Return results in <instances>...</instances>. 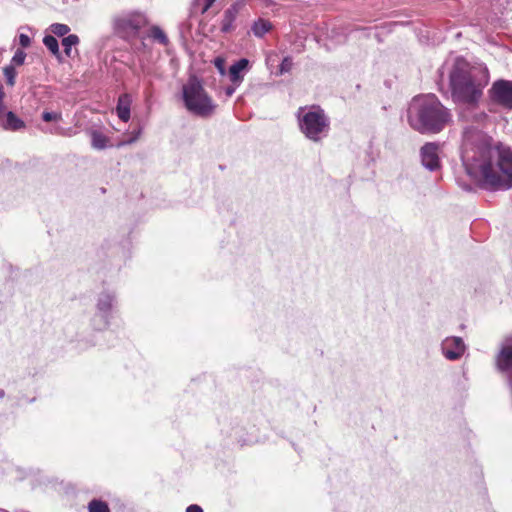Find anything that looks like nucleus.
<instances>
[{"mask_svg":"<svg viewBox=\"0 0 512 512\" xmlns=\"http://www.w3.org/2000/svg\"><path fill=\"white\" fill-rule=\"evenodd\" d=\"M461 158L467 173L485 188L512 187V152L493 145L492 138L474 127L463 133Z\"/></svg>","mask_w":512,"mask_h":512,"instance_id":"f257e3e1","label":"nucleus"},{"mask_svg":"<svg viewBox=\"0 0 512 512\" xmlns=\"http://www.w3.org/2000/svg\"><path fill=\"white\" fill-rule=\"evenodd\" d=\"M453 100L471 107L478 106L483 90L489 83L487 69L470 66L465 60H457L449 75Z\"/></svg>","mask_w":512,"mask_h":512,"instance_id":"f03ea898","label":"nucleus"},{"mask_svg":"<svg viewBox=\"0 0 512 512\" xmlns=\"http://www.w3.org/2000/svg\"><path fill=\"white\" fill-rule=\"evenodd\" d=\"M410 126L420 133H439L451 121L449 110L432 94L415 97L408 109Z\"/></svg>","mask_w":512,"mask_h":512,"instance_id":"7ed1b4c3","label":"nucleus"},{"mask_svg":"<svg viewBox=\"0 0 512 512\" xmlns=\"http://www.w3.org/2000/svg\"><path fill=\"white\" fill-rule=\"evenodd\" d=\"M182 99L185 108L192 114L207 118L210 117L215 109L216 104L208 95L201 82L192 77L182 87Z\"/></svg>","mask_w":512,"mask_h":512,"instance_id":"20e7f679","label":"nucleus"},{"mask_svg":"<svg viewBox=\"0 0 512 512\" xmlns=\"http://www.w3.org/2000/svg\"><path fill=\"white\" fill-rule=\"evenodd\" d=\"M298 118L301 132L314 142L320 141L322 135L329 131V119L318 105H312L306 112L304 108H299Z\"/></svg>","mask_w":512,"mask_h":512,"instance_id":"39448f33","label":"nucleus"},{"mask_svg":"<svg viewBox=\"0 0 512 512\" xmlns=\"http://www.w3.org/2000/svg\"><path fill=\"white\" fill-rule=\"evenodd\" d=\"M148 25V20L141 13H132L119 17L115 21L116 32L123 38H135L141 29Z\"/></svg>","mask_w":512,"mask_h":512,"instance_id":"423d86ee","label":"nucleus"},{"mask_svg":"<svg viewBox=\"0 0 512 512\" xmlns=\"http://www.w3.org/2000/svg\"><path fill=\"white\" fill-rule=\"evenodd\" d=\"M488 96L492 103L512 110V81L496 80L488 90Z\"/></svg>","mask_w":512,"mask_h":512,"instance_id":"0eeeda50","label":"nucleus"},{"mask_svg":"<svg viewBox=\"0 0 512 512\" xmlns=\"http://www.w3.org/2000/svg\"><path fill=\"white\" fill-rule=\"evenodd\" d=\"M439 146L436 143H426L421 148L422 164L429 170H436L440 166L438 156Z\"/></svg>","mask_w":512,"mask_h":512,"instance_id":"6e6552de","label":"nucleus"},{"mask_svg":"<svg viewBox=\"0 0 512 512\" xmlns=\"http://www.w3.org/2000/svg\"><path fill=\"white\" fill-rule=\"evenodd\" d=\"M443 350L447 359L457 360L463 355L465 351V344L462 338L452 337L445 340Z\"/></svg>","mask_w":512,"mask_h":512,"instance_id":"1a4fd4ad","label":"nucleus"},{"mask_svg":"<svg viewBox=\"0 0 512 512\" xmlns=\"http://www.w3.org/2000/svg\"><path fill=\"white\" fill-rule=\"evenodd\" d=\"M132 97L130 94H121L116 105L118 118L123 122H128L131 117Z\"/></svg>","mask_w":512,"mask_h":512,"instance_id":"9d476101","label":"nucleus"},{"mask_svg":"<svg viewBox=\"0 0 512 512\" xmlns=\"http://www.w3.org/2000/svg\"><path fill=\"white\" fill-rule=\"evenodd\" d=\"M248 65L249 61L246 58H242L230 66L229 78L232 84L239 86L243 82L244 76L242 75V71L245 70Z\"/></svg>","mask_w":512,"mask_h":512,"instance_id":"9b49d317","label":"nucleus"},{"mask_svg":"<svg viewBox=\"0 0 512 512\" xmlns=\"http://www.w3.org/2000/svg\"><path fill=\"white\" fill-rule=\"evenodd\" d=\"M238 15V7L236 5H232L228 9L224 11L221 23L220 30L223 33H229L235 29L234 22Z\"/></svg>","mask_w":512,"mask_h":512,"instance_id":"f8f14e48","label":"nucleus"},{"mask_svg":"<svg viewBox=\"0 0 512 512\" xmlns=\"http://www.w3.org/2000/svg\"><path fill=\"white\" fill-rule=\"evenodd\" d=\"M98 310L103 312L105 319L108 317L113 318L116 313L114 311V297L109 293H102L98 299ZM105 322L109 324L108 320H105Z\"/></svg>","mask_w":512,"mask_h":512,"instance_id":"ddd939ff","label":"nucleus"},{"mask_svg":"<svg viewBox=\"0 0 512 512\" xmlns=\"http://www.w3.org/2000/svg\"><path fill=\"white\" fill-rule=\"evenodd\" d=\"M496 363L501 371H507L512 368V344H506L497 355Z\"/></svg>","mask_w":512,"mask_h":512,"instance_id":"4468645a","label":"nucleus"},{"mask_svg":"<svg viewBox=\"0 0 512 512\" xmlns=\"http://www.w3.org/2000/svg\"><path fill=\"white\" fill-rule=\"evenodd\" d=\"M273 28L272 23L269 20L259 18L252 25V32L256 37H263L266 33L271 31Z\"/></svg>","mask_w":512,"mask_h":512,"instance_id":"2eb2a0df","label":"nucleus"},{"mask_svg":"<svg viewBox=\"0 0 512 512\" xmlns=\"http://www.w3.org/2000/svg\"><path fill=\"white\" fill-rule=\"evenodd\" d=\"M147 36L163 46H167L169 44V39L166 33L157 25L150 27Z\"/></svg>","mask_w":512,"mask_h":512,"instance_id":"dca6fc26","label":"nucleus"},{"mask_svg":"<svg viewBox=\"0 0 512 512\" xmlns=\"http://www.w3.org/2000/svg\"><path fill=\"white\" fill-rule=\"evenodd\" d=\"M3 126L7 130L16 131V130H20V129L24 128L25 124L13 112L9 111L6 114V120L3 124Z\"/></svg>","mask_w":512,"mask_h":512,"instance_id":"f3484780","label":"nucleus"},{"mask_svg":"<svg viewBox=\"0 0 512 512\" xmlns=\"http://www.w3.org/2000/svg\"><path fill=\"white\" fill-rule=\"evenodd\" d=\"M43 43L53 55L59 56V45L57 39L54 36L46 35L43 38Z\"/></svg>","mask_w":512,"mask_h":512,"instance_id":"a211bd4d","label":"nucleus"},{"mask_svg":"<svg viewBox=\"0 0 512 512\" xmlns=\"http://www.w3.org/2000/svg\"><path fill=\"white\" fill-rule=\"evenodd\" d=\"M49 30L52 34L63 37L70 32V27L62 23H53L49 26Z\"/></svg>","mask_w":512,"mask_h":512,"instance_id":"6ab92c4d","label":"nucleus"},{"mask_svg":"<svg viewBox=\"0 0 512 512\" xmlns=\"http://www.w3.org/2000/svg\"><path fill=\"white\" fill-rule=\"evenodd\" d=\"M78 42H79V38L77 35H74V34H70L63 38L62 45L64 46L65 53L67 56H70L72 46L77 45Z\"/></svg>","mask_w":512,"mask_h":512,"instance_id":"aec40b11","label":"nucleus"},{"mask_svg":"<svg viewBox=\"0 0 512 512\" xmlns=\"http://www.w3.org/2000/svg\"><path fill=\"white\" fill-rule=\"evenodd\" d=\"M215 1L216 0H194V8L198 9L201 14H205Z\"/></svg>","mask_w":512,"mask_h":512,"instance_id":"412c9836","label":"nucleus"},{"mask_svg":"<svg viewBox=\"0 0 512 512\" xmlns=\"http://www.w3.org/2000/svg\"><path fill=\"white\" fill-rule=\"evenodd\" d=\"M4 76L8 85L13 86L15 84L16 70L12 65L6 66L3 69Z\"/></svg>","mask_w":512,"mask_h":512,"instance_id":"4be33fe9","label":"nucleus"},{"mask_svg":"<svg viewBox=\"0 0 512 512\" xmlns=\"http://www.w3.org/2000/svg\"><path fill=\"white\" fill-rule=\"evenodd\" d=\"M293 62L290 57H285L280 64V74L287 73L292 69Z\"/></svg>","mask_w":512,"mask_h":512,"instance_id":"5701e85b","label":"nucleus"},{"mask_svg":"<svg viewBox=\"0 0 512 512\" xmlns=\"http://www.w3.org/2000/svg\"><path fill=\"white\" fill-rule=\"evenodd\" d=\"M42 119L46 122H50V121H58L61 119V114L60 113H56V112H48V111H45L43 112L42 114Z\"/></svg>","mask_w":512,"mask_h":512,"instance_id":"b1692460","label":"nucleus"},{"mask_svg":"<svg viewBox=\"0 0 512 512\" xmlns=\"http://www.w3.org/2000/svg\"><path fill=\"white\" fill-rule=\"evenodd\" d=\"M213 63L221 75H224L226 73L224 58L216 57Z\"/></svg>","mask_w":512,"mask_h":512,"instance_id":"393cba45","label":"nucleus"},{"mask_svg":"<svg viewBox=\"0 0 512 512\" xmlns=\"http://www.w3.org/2000/svg\"><path fill=\"white\" fill-rule=\"evenodd\" d=\"M26 58V54L22 50H17L12 58V62L16 65H22Z\"/></svg>","mask_w":512,"mask_h":512,"instance_id":"a878e982","label":"nucleus"},{"mask_svg":"<svg viewBox=\"0 0 512 512\" xmlns=\"http://www.w3.org/2000/svg\"><path fill=\"white\" fill-rule=\"evenodd\" d=\"M19 43L23 48L30 46L31 39L27 34L21 33L19 35Z\"/></svg>","mask_w":512,"mask_h":512,"instance_id":"bb28decb","label":"nucleus"},{"mask_svg":"<svg viewBox=\"0 0 512 512\" xmlns=\"http://www.w3.org/2000/svg\"><path fill=\"white\" fill-rule=\"evenodd\" d=\"M98 512H110V509L105 502L98 500Z\"/></svg>","mask_w":512,"mask_h":512,"instance_id":"cd10ccee","label":"nucleus"},{"mask_svg":"<svg viewBox=\"0 0 512 512\" xmlns=\"http://www.w3.org/2000/svg\"><path fill=\"white\" fill-rule=\"evenodd\" d=\"M107 140L104 136L98 134V149H103L107 146Z\"/></svg>","mask_w":512,"mask_h":512,"instance_id":"c85d7f7f","label":"nucleus"},{"mask_svg":"<svg viewBox=\"0 0 512 512\" xmlns=\"http://www.w3.org/2000/svg\"><path fill=\"white\" fill-rule=\"evenodd\" d=\"M186 512H203V509L196 504H192L186 508Z\"/></svg>","mask_w":512,"mask_h":512,"instance_id":"c756f323","label":"nucleus"},{"mask_svg":"<svg viewBox=\"0 0 512 512\" xmlns=\"http://www.w3.org/2000/svg\"><path fill=\"white\" fill-rule=\"evenodd\" d=\"M55 133L59 134V135H63V136H71L72 135L70 130L66 131L60 127L56 128Z\"/></svg>","mask_w":512,"mask_h":512,"instance_id":"7c9ffc66","label":"nucleus"},{"mask_svg":"<svg viewBox=\"0 0 512 512\" xmlns=\"http://www.w3.org/2000/svg\"><path fill=\"white\" fill-rule=\"evenodd\" d=\"M89 512H96V499H92L88 505Z\"/></svg>","mask_w":512,"mask_h":512,"instance_id":"2f4dec72","label":"nucleus"},{"mask_svg":"<svg viewBox=\"0 0 512 512\" xmlns=\"http://www.w3.org/2000/svg\"><path fill=\"white\" fill-rule=\"evenodd\" d=\"M90 137H91V145H92V147L96 148V131L92 130L90 132Z\"/></svg>","mask_w":512,"mask_h":512,"instance_id":"473e14b6","label":"nucleus"},{"mask_svg":"<svg viewBox=\"0 0 512 512\" xmlns=\"http://www.w3.org/2000/svg\"><path fill=\"white\" fill-rule=\"evenodd\" d=\"M234 92H235V87H228L226 89V95L227 96H232Z\"/></svg>","mask_w":512,"mask_h":512,"instance_id":"72a5a7b5","label":"nucleus"},{"mask_svg":"<svg viewBox=\"0 0 512 512\" xmlns=\"http://www.w3.org/2000/svg\"><path fill=\"white\" fill-rule=\"evenodd\" d=\"M506 342H507L508 344H512V337L507 338Z\"/></svg>","mask_w":512,"mask_h":512,"instance_id":"f704fd0d","label":"nucleus"},{"mask_svg":"<svg viewBox=\"0 0 512 512\" xmlns=\"http://www.w3.org/2000/svg\"><path fill=\"white\" fill-rule=\"evenodd\" d=\"M4 396V391L0 389V398Z\"/></svg>","mask_w":512,"mask_h":512,"instance_id":"c9c22d12","label":"nucleus"}]
</instances>
